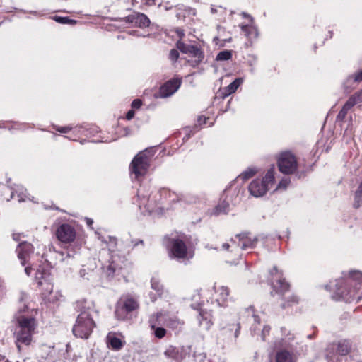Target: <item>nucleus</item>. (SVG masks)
<instances>
[{"instance_id":"f257e3e1","label":"nucleus","mask_w":362,"mask_h":362,"mask_svg":"<svg viewBox=\"0 0 362 362\" xmlns=\"http://www.w3.org/2000/svg\"><path fill=\"white\" fill-rule=\"evenodd\" d=\"M15 319L16 323L13 335L18 350L21 351L22 344L29 346L32 344L33 335L37 333L38 323L33 313L20 312L16 315Z\"/></svg>"},{"instance_id":"f03ea898","label":"nucleus","mask_w":362,"mask_h":362,"mask_svg":"<svg viewBox=\"0 0 362 362\" xmlns=\"http://www.w3.org/2000/svg\"><path fill=\"white\" fill-rule=\"evenodd\" d=\"M76 308L80 313L73 326V334L76 337L88 339L96 325L92 317V313L94 310L93 303L83 300L77 302Z\"/></svg>"},{"instance_id":"7ed1b4c3","label":"nucleus","mask_w":362,"mask_h":362,"mask_svg":"<svg viewBox=\"0 0 362 362\" xmlns=\"http://www.w3.org/2000/svg\"><path fill=\"white\" fill-rule=\"evenodd\" d=\"M336 296L333 298L338 300L344 299L350 300L357 299L359 300L361 296L355 294V290L362 288V273L358 271L350 272L347 280L344 278L336 280Z\"/></svg>"},{"instance_id":"20e7f679","label":"nucleus","mask_w":362,"mask_h":362,"mask_svg":"<svg viewBox=\"0 0 362 362\" xmlns=\"http://www.w3.org/2000/svg\"><path fill=\"white\" fill-rule=\"evenodd\" d=\"M153 147L147 148L140 151L132 160L130 164L131 173L134 175L136 179L145 175L150 167L151 161L155 155Z\"/></svg>"},{"instance_id":"39448f33","label":"nucleus","mask_w":362,"mask_h":362,"mask_svg":"<svg viewBox=\"0 0 362 362\" xmlns=\"http://www.w3.org/2000/svg\"><path fill=\"white\" fill-rule=\"evenodd\" d=\"M274 182V168L269 169L262 179H255L249 185V192L253 197L264 196Z\"/></svg>"},{"instance_id":"423d86ee","label":"nucleus","mask_w":362,"mask_h":362,"mask_svg":"<svg viewBox=\"0 0 362 362\" xmlns=\"http://www.w3.org/2000/svg\"><path fill=\"white\" fill-rule=\"evenodd\" d=\"M16 197L18 202L30 199L26 189L22 185H15L10 187L0 184V202H8Z\"/></svg>"},{"instance_id":"0eeeda50","label":"nucleus","mask_w":362,"mask_h":362,"mask_svg":"<svg viewBox=\"0 0 362 362\" xmlns=\"http://www.w3.org/2000/svg\"><path fill=\"white\" fill-rule=\"evenodd\" d=\"M168 248L170 258L184 260L192 259L194 256L193 251L187 249L185 242L178 238L170 239Z\"/></svg>"},{"instance_id":"6e6552de","label":"nucleus","mask_w":362,"mask_h":362,"mask_svg":"<svg viewBox=\"0 0 362 362\" xmlns=\"http://www.w3.org/2000/svg\"><path fill=\"white\" fill-rule=\"evenodd\" d=\"M139 304L136 299L127 296L122 297L116 305L115 317L119 320L128 318V314L139 308Z\"/></svg>"},{"instance_id":"1a4fd4ad","label":"nucleus","mask_w":362,"mask_h":362,"mask_svg":"<svg viewBox=\"0 0 362 362\" xmlns=\"http://www.w3.org/2000/svg\"><path fill=\"white\" fill-rule=\"evenodd\" d=\"M351 349V344L348 340H341L329 345L326 350L328 362H339L340 356H346Z\"/></svg>"},{"instance_id":"9d476101","label":"nucleus","mask_w":362,"mask_h":362,"mask_svg":"<svg viewBox=\"0 0 362 362\" xmlns=\"http://www.w3.org/2000/svg\"><path fill=\"white\" fill-rule=\"evenodd\" d=\"M47 274L40 273V270H37L36 272V279H39L38 284L42 287V296L45 300L54 303L59 300V298L62 296V295L56 291L53 292V285L47 281Z\"/></svg>"},{"instance_id":"9b49d317","label":"nucleus","mask_w":362,"mask_h":362,"mask_svg":"<svg viewBox=\"0 0 362 362\" xmlns=\"http://www.w3.org/2000/svg\"><path fill=\"white\" fill-rule=\"evenodd\" d=\"M279 170L284 174L293 173L297 169V160L295 156L291 152H284L278 158Z\"/></svg>"},{"instance_id":"f8f14e48","label":"nucleus","mask_w":362,"mask_h":362,"mask_svg":"<svg viewBox=\"0 0 362 362\" xmlns=\"http://www.w3.org/2000/svg\"><path fill=\"white\" fill-rule=\"evenodd\" d=\"M75 228L68 223H63L59 226L56 231L57 239L64 243L73 242L76 238Z\"/></svg>"},{"instance_id":"ddd939ff","label":"nucleus","mask_w":362,"mask_h":362,"mask_svg":"<svg viewBox=\"0 0 362 362\" xmlns=\"http://www.w3.org/2000/svg\"><path fill=\"white\" fill-rule=\"evenodd\" d=\"M149 325L152 329L154 330V335L158 339H162L166 334V330L160 325H165L163 321V313L160 312L153 315L149 320Z\"/></svg>"},{"instance_id":"4468645a","label":"nucleus","mask_w":362,"mask_h":362,"mask_svg":"<svg viewBox=\"0 0 362 362\" xmlns=\"http://www.w3.org/2000/svg\"><path fill=\"white\" fill-rule=\"evenodd\" d=\"M275 272V277L272 279V286L273 291L271 292L274 295V292L276 293L283 294L284 292L288 290L289 284L285 281L284 279H281V274H279L276 267H274L271 272V274L273 276Z\"/></svg>"},{"instance_id":"2eb2a0df","label":"nucleus","mask_w":362,"mask_h":362,"mask_svg":"<svg viewBox=\"0 0 362 362\" xmlns=\"http://www.w3.org/2000/svg\"><path fill=\"white\" fill-rule=\"evenodd\" d=\"M242 15L250 21L248 24L242 23L240 25L242 31L244 32L245 37L250 40H255L258 37L259 33L257 27L254 25L253 18L245 12Z\"/></svg>"},{"instance_id":"dca6fc26","label":"nucleus","mask_w":362,"mask_h":362,"mask_svg":"<svg viewBox=\"0 0 362 362\" xmlns=\"http://www.w3.org/2000/svg\"><path fill=\"white\" fill-rule=\"evenodd\" d=\"M33 251L34 247L30 243L24 241L18 245L16 252L23 266H25L29 261L30 255L33 253Z\"/></svg>"},{"instance_id":"f3484780","label":"nucleus","mask_w":362,"mask_h":362,"mask_svg":"<svg viewBox=\"0 0 362 362\" xmlns=\"http://www.w3.org/2000/svg\"><path fill=\"white\" fill-rule=\"evenodd\" d=\"M124 21L132 26L139 28L148 27L150 24L149 18L144 13H134L124 18Z\"/></svg>"},{"instance_id":"a211bd4d","label":"nucleus","mask_w":362,"mask_h":362,"mask_svg":"<svg viewBox=\"0 0 362 362\" xmlns=\"http://www.w3.org/2000/svg\"><path fill=\"white\" fill-rule=\"evenodd\" d=\"M238 242H236V252L240 250H245L255 247L257 239L255 237H250L247 234H240L236 236Z\"/></svg>"},{"instance_id":"6ab92c4d","label":"nucleus","mask_w":362,"mask_h":362,"mask_svg":"<svg viewBox=\"0 0 362 362\" xmlns=\"http://www.w3.org/2000/svg\"><path fill=\"white\" fill-rule=\"evenodd\" d=\"M197 320L200 327L209 330L213 325V316L211 310L204 308L198 310Z\"/></svg>"},{"instance_id":"aec40b11","label":"nucleus","mask_w":362,"mask_h":362,"mask_svg":"<svg viewBox=\"0 0 362 362\" xmlns=\"http://www.w3.org/2000/svg\"><path fill=\"white\" fill-rule=\"evenodd\" d=\"M181 85V80L174 78L166 82L160 89L161 98H167L175 93Z\"/></svg>"},{"instance_id":"412c9836","label":"nucleus","mask_w":362,"mask_h":362,"mask_svg":"<svg viewBox=\"0 0 362 362\" xmlns=\"http://www.w3.org/2000/svg\"><path fill=\"white\" fill-rule=\"evenodd\" d=\"M215 300L220 306H226L229 297L230 290L224 286H214Z\"/></svg>"},{"instance_id":"4be33fe9","label":"nucleus","mask_w":362,"mask_h":362,"mask_svg":"<svg viewBox=\"0 0 362 362\" xmlns=\"http://www.w3.org/2000/svg\"><path fill=\"white\" fill-rule=\"evenodd\" d=\"M123 262L118 256H112V261L110 264L103 267L104 272L107 276L112 277L114 275L119 274L122 269Z\"/></svg>"},{"instance_id":"5701e85b","label":"nucleus","mask_w":362,"mask_h":362,"mask_svg":"<svg viewBox=\"0 0 362 362\" xmlns=\"http://www.w3.org/2000/svg\"><path fill=\"white\" fill-rule=\"evenodd\" d=\"M123 262L118 256H112V261L110 264L103 267L104 272L107 276L112 277L114 275L119 274L122 269Z\"/></svg>"},{"instance_id":"b1692460","label":"nucleus","mask_w":362,"mask_h":362,"mask_svg":"<svg viewBox=\"0 0 362 362\" xmlns=\"http://www.w3.org/2000/svg\"><path fill=\"white\" fill-rule=\"evenodd\" d=\"M123 262L118 256H112V261L110 264L103 267L104 272L107 276L112 277L114 275L119 274L122 269Z\"/></svg>"},{"instance_id":"393cba45","label":"nucleus","mask_w":362,"mask_h":362,"mask_svg":"<svg viewBox=\"0 0 362 362\" xmlns=\"http://www.w3.org/2000/svg\"><path fill=\"white\" fill-rule=\"evenodd\" d=\"M137 197L140 199V202L139 204L140 210H142V208H144V211L142 212L144 214L146 213L151 214L154 210L153 204L149 202L148 197L143 194L142 188L138 189Z\"/></svg>"},{"instance_id":"a878e982","label":"nucleus","mask_w":362,"mask_h":362,"mask_svg":"<svg viewBox=\"0 0 362 362\" xmlns=\"http://www.w3.org/2000/svg\"><path fill=\"white\" fill-rule=\"evenodd\" d=\"M165 356L175 362L181 361L185 358V354L174 346H169L164 352Z\"/></svg>"},{"instance_id":"bb28decb","label":"nucleus","mask_w":362,"mask_h":362,"mask_svg":"<svg viewBox=\"0 0 362 362\" xmlns=\"http://www.w3.org/2000/svg\"><path fill=\"white\" fill-rule=\"evenodd\" d=\"M276 362H296V356L293 353L286 350L281 349L277 351L275 355Z\"/></svg>"},{"instance_id":"cd10ccee","label":"nucleus","mask_w":362,"mask_h":362,"mask_svg":"<svg viewBox=\"0 0 362 362\" xmlns=\"http://www.w3.org/2000/svg\"><path fill=\"white\" fill-rule=\"evenodd\" d=\"M188 54H190L195 58L194 60L191 62V65L193 66H196L199 64L204 57V52L197 46L194 45L190 46L188 50Z\"/></svg>"},{"instance_id":"c85d7f7f","label":"nucleus","mask_w":362,"mask_h":362,"mask_svg":"<svg viewBox=\"0 0 362 362\" xmlns=\"http://www.w3.org/2000/svg\"><path fill=\"white\" fill-rule=\"evenodd\" d=\"M163 324L169 327L175 329L180 328L184 322L176 317H167L165 313H163Z\"/></svg>"},{"instance_id":"c756f323","label":"nucleus","mask_w":362,"mask_h":362,"mask_svg":"<svg viewBox=\"0 0 362 362\" xmlns=\"http://www.w3.org/2000/svg\"><path fill=\"white\" fill-rule=\"evenodd\" d=\"M107 343L114 350H119L124 346V342L122 339L111 333H109L107 336Z\"/></svg>"},{"instance_id":"7c9ffc66","label":"nucleus","mask_w":362,"mask_h":362,"mask_svg":"<svg viewBox=\"0 0 362 362\" xmlns=\"http://www.w3.org/2000/svg\"><path fill=\"white\" fill-rule=\"evenodd\" d=\"M151 288L154 290L156 293L153 294V293H150V298L152 302L156 300L157 297L160 296L163 291V286L160 284V281L156 278L151 279Z\"/></svg>"},{"instance_id":"2f4dec72","label":"nucleus","mask_w":362,"mask_h":362,"mask_svg":"<svg viewBox=\"0 0 362 362\" xmlns=\"http://www.w3.org/2000/svg\"><path fill=\"white\" fill-rule=\"evenodd\" d=\"M243 81V78H238L235 81H233L231 83H230L228 86H226L224 88V95L228 96L235 93L238 88L242 84Z\"/></svg>"},{"instance_id":"473e14b6","label":"nucleus","mask_w":362,"mask_h":362,"mask_svg":"<svg viewBox=\"0 0 362 362\" xmlns=\"http://www.w3.org/2000/svg\"><path fill=\"white\" fill-rule=\"evenodd\" d=\"M353 99H349L346 103L344 105L342 109L339 111L337 116V121H343L346 117L347 112L353 106Z\"/></svg>"},{"instance_id":"72a5a7b5","label":"nucleus","mask_w":362,"mask_h":362,"mask_svg":"<svg viewBox=\"0 0 362 362\" xmlns=\"http://www.w3.org/2000/svg\"><path fill=\"white\" fill-rule=\"evenodd\" d=\"M362 81V69L356 73L354 76H350L347 78L346 82L344 83L345 88L349 90V88H354V87H351L349 84L351 82H360Z\"/></svg>"},{"instance_id":"f704fd0d","label":"nucleus","mask_w":362,"mask_h":362,"mask_svg":"<svg viewBox=\"0 0 362 362\" xmlns=\"http://www.w3.org/2000/svg\"><path fill=\"white\" fill-rule=\"evenodd\" d=\"M229 204L228 202L223 201L218 204L214 210L215 215H219L221 214H226L228 211Z\"/></svg>"},{"instance_id":"c9c22d12","label":"nucleus","mask_w":362,"mask_h":362,"mask_svg":"<svg viewBox=\"0 0 362 362\" xmlns=\"http://www.w3.org/2000/svg\"><path fill=\"white\" fill-rule=\"evenodd\" d=\"M257 173V170L254 168H248L243 171L237 178L242 179L243 181L248 180Z\"/></svg>"},{"instance_id":"e433bc0d","label":"nucleus","mask_w":362,"mask_h":362,"mask_svg":"<svg viewBox=\"0 0 362 362\" xmlns=\"http://www.w3.org/2000/svg\"><path fill=\"white\" fill-rule=\"evenodd\" d=\"M247 312L248 313V314H252V317L253 318L254 322L255 324V326L253 327V328L252 329V332L255 334H256V330H258V331L260 330V327H257V326L260 327V322H259V317L254 314V310L252 307H250L247 310Z\"/></svg>"},{"instance_id":"4c0bfd02","label":"nucleus","mask_w":362,"mask_h":362,"mask_svg":"<svg viewBox=\"0 0 362 362\" xmlns=\"http://www.w3.org/2000/svg\"><path fill=\"white\" fill-rule=\"evenodd\" d=\"M232 57V51L223 50L220 52L216 57L217 61H226L229 60Z\"/></svg>"},{"instance_id":"58836bf2","label":"nucleus","mask_w":362,"mask_h":362,"mask_svg":"<svg viewBox=\"0 0 362 362\" xmlns=\"http://www.w3.org/2000/svg\"><path fill=\"white\" fill-rule=\"evenodd\" d=\"M177 48L184 54H188L189 48L191 45H185L181 40L176 43Z\"/></svg>"},{"instance_id":"ea45409f","label":"nucleus","mask_w":362,"mask_h":362,"mask_svg":"<svg viewBox=\"0 0 362 362\" xmlns=\"http://www.w3.org/2000/svg\"><path fill=\"white\" fill-rule=\"evenodd\" d=\"M349 99H353V106L358 104V103L362 102V89L359 91L356 92L354 95L351 96Z\"/></svg>"},{"instance_id":"a19ab883","label":"nucleus","mask_w":362,"mask_h":362,"mask_svg":"<svg viewBox=\"0 0 362 362\" xmlns=\"http://www.w3.org/2000/svg\"><path fill=\"white\" fill-rule=\"evenodd\" d=\"M54 19L62 24H74L76 23V21L70 19L67 17H60V16H55Z\"/></svg>"},{"instance_id":"79ce46f5","label":"nucleus","mask_w":362,"mask_h":362,"mask_svg":"<svg viewBox=\"0 0 362 362\" xmlns=\"http://www.w3.org/2000/svg\"><path fill=\"white\" fill-rule=\"evenodd\" d=\"M194 357L195 362H209L204 353H195Z\"/></svg>"},{"instance_id":"37998d69","label":"nucleus","mask_w":362,"mask_h":362,"mask_svg":"<svg viewBox=\"0 0 362 362\" xmlns=\"http://www.w3.org/2000/svg\"><path fill=\"white\" fill-rule=\"evenodd\" d=\"M230 247L232 248L231 251L232 252H236V241L235 240H232L230 243H223L222 245V249L223 250H228Z\"/></svg>"},{"instance_id":"c03bdc74","label":"nucleus","mask_w":362,"mask_h":362,"mask_svg":"<svg viewBox=\"0 0 362 362\" xmlns=\"http://www.w3.org/2000/svg\"><path fill=\"white\" fill-rule=\"evenodd\" d=\"M91 274L92 272L90 270L86 269L85 268H82L79 271L80 276L86 279H88L91 276Z\"/></svg>"},{"instance_id":"a18cd8bd","label":"nucleus","mask_w":362,"mask_h":362,"mask_svg":"<svg viewBox=\"0 0 362 362\" xmlns=\"http://www.w3.org/2000/svg\"><path fill=\"white\" fill-rule=\"evenodd\" d=\"M169 58L172 62H176L179 58V52L176 49H171L169 54Z\"/></svg>"},{"instance_id":"49530a36","label":"nucleus","mask_w":362,"mask_h":362,"mask_svg":"<svg viewBox=\"0 0 362 362\" xmlns=\"http://www.w3.org/2000/svg\"><path fill=\"white\" fill-rule=\"evenodd\" d=\"M54 129L60 133H67L72 129V127H71V126H66V127L56 126V127H54Z\"/></svg>"},{"instance_id":"de8ad7c7","label":"nucleus","mask_w":362,"mask_h":362,"mask_svg":"<svg viewBox=\"0 0 362 362\" xmlns=\"http://www.w3.org/2000/svg\"><path fill=\"white\" fill-rule=\"evenodd\" d=\"M298 300H299V299L297 296H293L291 297V299L286 303H284L282 305V307L286 308V306H290L293 303H298Z\"/></svg>"},{"instance_id":"09e8293b","label":"nucleus","mask_w":362,"mask_h":362,"mask_svg":"<svg viewBox=\"0 0 362 362\" xmlns=\"http://www.w3.org/2000/svg\"><path fill=\"white\" fill-rule=\"evenodd\" d=\"M270 332V327L269 326H264L263 329H262V334L261 337L263 341H265L266 335L268 334Z\"/></svg>"},{"instance_id":"8fccbe9b","label":"nucleus","mask_w":362,"mask_h":362,"mask_svg":"<svg viewBox=\"0 0 362 362\" xmlns=\"http://www.w3.org/2000/svg\"><path fill=\"white\" fill-rule=\"evenodd\" d=\"M288 183H289V180L288 179H284L279 183L276 189H281V188L286 189L287 185H288Z\"/></svg>"},{"instance_id":"3c124183","label":"nucleus","mask_w":362,"mask_h":362,"mask_svg":"<svg viewBox=\"0 0 362 362\" xmlns=\"http://www.w3.org/2000/svg\"><path fill=\"white\" fill-rule=\"evenodd\" d=\"M141 100L139 99H135L132 103V107L139 109L141 106Z\"/></svg>"},{"instance_id":"603ef678","label":"nucleus","mask_w":362,"mask_h":362,"mask_svg":"<svg viewBox=\"0 0 362 362\" xmlns=\"http://www.w3.org/2000/svg\"><path fill=\"white\" fill-rule=\"evenodd\" d=\"M276 346L279 347H287L288 346V341L284 339H281L280 341H278L275 344Z\"/></svg>"},{"instance_id":"864d4df0","label":"nucleus","mask_w":362,"mask_h":362,"mask_svg":"<svg viewBox=\"0 0 362 362\" xmlns=\"http://www.w3.org/2000/svg\"><path fill=\"white\" fill-rule=\"evenodd\" d=\"M134 111L132 110H130L127 112L126 118H127V119L130 120L134 117Z\"/></svg>"},{"instance_id":"5fc2aeb1","label":"nucleus","mask_w":362,"mask_h":362,"mask_svg":"<svg viewBox=\"0 0 362 362\" xmlns=\"http://www.w3.org/2000/svg\"><path fill=\"white\" fill-rule=\"evenodd\" d=\"M208 118H206V117H204V116H200L198 118V122L200 125L202 124H206V120H207Z\"/></svg>"},{"instance_id":"6e6d98bb","label":"nucleus","mask_w":362,"mask_h":362,"mask_svg":"<svg viewBox=\"0 0 362 362\" xmlns=\"http://www.w3.org/2000/svg\"><path fill=\"white\" fill-rule=\"evenodd\" d=\"M175 32L180 38H182L185 36V32L181 28H176Z\"/></svg>"},{"instance_id":"4d7b16f0","label":"nucleus","mask_w":362,"mask_h":362,"mask_svg":"<svg viewBox=\"0 0 362 362\" xmlns=\"http://www.w3.org/2000/svg\"><path fill=\"white\" fill-rule=\"evenodd\" d=\"M33 268H32V267H26L25 268V272L26 273V274H27L28 276H30V274H31V272H32V271H33Z\"/></svg>"},{"instance_id":"13d9d810","label":"nucleus","mask_w":362,"mask_h":362,"mask_svg":"<svg viewBox=\"0 0 362 362\" xmlns=\"http://www.w3.org/2000/svg\"><path fill=\"white\" fill-rule=\"evenodd\" d=\"M240 329V325L238 323V324L236 325V329H235V337H238Z\"/></svg>"},{"instance_id":"bf43d9fd","label":"nucleus","mask_w":362,"mask_h":362,"mask_svg":"<svg viewBox=\"0 0 362 362\" xmlns=\"http://www.w3.org/2000/svg\"><path fill=\"white\" fill-rule=\"evenodd\" d=\"M21 234L20 233H13V238L16 241L20 240Z\"/></svg>"},{"instance_id":"052dcab7","label":"nucleus","mask_w":362,"mask_h":362,"mask_svg":"<svg viewBox=\"0 0 362 362\" xmlns=\"http://www.w3.org/2000/svg\"><path fill=\"white\" fill-rule=\"evenodd\" d=\"M95 234L99 240H100L102 242L107 243V240H105L104 238L102 237L100 233H95Z\"/></svg>"},{"instance_id":"680f3d73","label":"nucleus","mask_w":362,"mask_h":362,"mask_svg":"<svg viewBox=\"0 0 362 362\" xmlns=\"http://www.w3.org/2000/svg\"><path fill=\"white\" fill-rule=\"evenodd\" d=\"M86 222L88 226H90L93 223V220L89 218H86Z\"/></svg>"},{"instance_id":"e2e57ef3","label":"nucleus","mask_w":362,"mask_h":362,"mask_svg":"<svg viewBox=\"0 0 362 362\" xmlns=\"http://www.w3.org/2000/svg\"><path fill=\"white\" fill-rule=\"evenodd\" d=\"M0 362H8L3 355L0 354Z\"/></svg>"},{"instance_id":"0e129e2a","label":"nucleus","mask_w":362,"mask_h":362,"mask_svg":"<svg viewBox=\"0 0 362 362\" xmlns=\"http://www.w3.org/2000/svg\"><path fill=\"white\" fill-rule=\"evenodd\" d=\"M150 1H151V0H147V4H148V5H151V4H157V2H156V1H157V0H152V1H153L152 3H151Z\"/></svg>"},{"instance_id":"69168bd1","label":"nucleus","mask_w":362,"mask_h":362,"mask_svg":"<svg viewBox=\"0 0 362 362\" xmlns=\"http://www.w3.org/2000/svg\"><path fill=\"white\" fill-rule=\"evenodd\" d=\"M109 239L110 241H112L114 244H115L116 243V239L115 238H112V237H109Z\"/></svg>"},{"instance_id":"338daca9","label":"nucleus","mask_w":362,"mask_h":362,"mask_svg":"<svg viewBox=\"0 0 362 362\" xmlns=\"http://www.w3.org/2000/svg\"><path fill=\"white\" fill-rule=\"evenodd\" d=\"M25 309H27V307H25V309L23 310H20L18 313L21 312V313H25L30 314L28 311L25 310Z\"/></svg>"},{"instance_id":"774afa93","label":"nucleus","mask_w":362,"mask_h":362,"mask_svg":"<svg viewBox=\"0 0 362 362\" xmlns=\"http://www.w3.org/2000/svg\"><path fill=\"white\" fill-rule=\"evenodd\" d=\"M130 34L135 35H137V36H140L139 34H137V31H132V32L130 33Z\"/></svg>"}]
</instances>
